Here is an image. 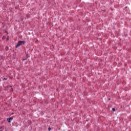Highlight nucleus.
<instances>
[{
    "label": "nucleus",
    "instance_id": "obj_1",
    "mask_svg": "<svg viewBox=\"0 0 131 131\" xmlns=\"http://www.w3.org/2000/svg\"><path fill=\"white\" fill-rule=\"evenodd\" d=\"M24 43H25V41H19L16 45V48H18V47H20V46H23Z\"/></svg>",
    "mask_w": 131,
    "mask_h": 131
},
{
    "label": "nucleus",
    "instance_id": "obj_2",
    "mask_svg": "<svg viewBox=\"0 0 131 131\" xmlns=\"http://www.w3.org/2000/svg\"><path fill=\"white\" fill-rule=\"evenodd\" d=\"M12 120H13V118H12V117L8 118L7 119V121H8V122H11V121H12Z\"/></svg>",
    "mask_w": 131,
    "mask_h": 131
},
{
    "label": "nucleus",
    "instance_id": "obj_3",
    "mask_svg": "<svg viewBox=\"0 0 131 131\" xmlns=\"http://www.w3.org/2000/svg\"><path fill=\"white\" fill-rule=\"evenodd\" d=\"M112 111H115V108H112Z\"/></svg>",
    "mask_w": 131,
    "mask_h": 131
},
{
    "label": "nucleus",
    "instance_id": "obj_4",
    "mask_svg": "<svg viewBox=\"0 0 131 131\" xmlns=\"http://www.w3.org/2000/svg\"><path fill=\"white\" fill-rule=\"evenodd\" d=\"M49 130H51V127L48 128Z\"/></svg>",
    "mask_w": 131,
    "mask_h": 131
},
{
    "label": "nucleus",
    "instance_id": "obj_5",
    "mask_svg": "<svg viewBox=\"0 0 131 131\" xmlns=\"http://www.w3.org/2000/svg\"><path fill=\"white\" fill-rule=\"evenodd\" d=\"M9 40V38H7V40Z\"/></svg>",
    "mask_w": 131,
    "mask_h": 131
},
{
    "label": "nucleus",
    "instance_id": "obj_6",
    "mask_svg": "<svg viewBox=\"0 0 131 131\" xmlns=\"http://www.w3.org/2000/svg\"><path fill=\"white\" fill-rule=\"evenodd\" d=\"M4 79L6 80L7 79L5 78Z\"/></svg>",
    "mask_w": 131,
    "mask_h": 131
}]
</instances>
